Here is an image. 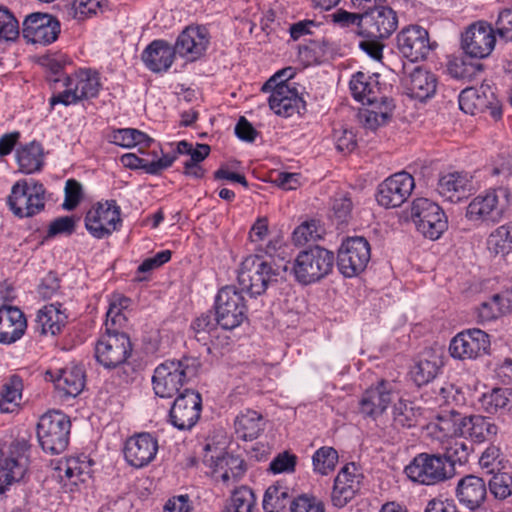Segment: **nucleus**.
<instances>
[{"label": "nucleus", "mask_w": 512, "mask_h": 512, "mask_svg": "<svg viewBox=\"0 0 512 512\" xmlns=\"http://www.w3.org/2000/svg\"><path fill=\"white\" fill-rule=\"evenodd\" d=\"M200 366V361L195 357H182L161 363L155 368L152 377L155 394L161 398L174 397L185 383L196 377Z\"/></svg>", "instance_id": "f257e3e1"}, {"label": "nucleus", "mask_w": 512, "mask_h": 512, "mask_svg": "<svg viewBox=\"0 0 512 512\" xmlns=\"http://www.w3.org/2000/svg\"><path fill=\"white\" fill-rule=\"evenodd\" d=\"M286 262L280 264L268 262L258 255H249L241 263L238 270V283L242 290L251 296L263 294L268 285L283 278L288 271Z\"/></svg>", "instance_id": "f03ea898"}, {"label": "nucleus", "mask_w": 512, "mask_h": 512, "mask_svg": "<svg viewBox=\"0 0 512 512\" xmlns=\"http://www.w3.org/2000/svg\"><path fill=\"white\" fill-rule=\"evenodd\" d=\"M334 253L320 246H313L299 252L295 258L291 272L295 279L308 285L329 275L334 266Z\"/></svg>", "instance_id": "7ed1b4c3"}, {"label": "nucleus", "mask_w": 512, "mask_h": 512, "mask_svg": "<svg viewBox=\"0 0 512 512\" xmlns=\"http://www.w3.org/2000/svg\"><path fill=\"white\" fill-rule=\"evenodd\" d=\"M291 68L284 69L271 77L263 86L262 91L271 92L269 106L275 114L283 117L300 115L306 109L305 101L299 96L295 87L287 81L277 82V78L291 77Z\"/></svg>", "instance_id": "20e7f679"}, {"label": "nucleus", "mask_w": 512, "mask_h": 512, "mask_svg": "<svg viewBox=\"0 0 512 512\" xmlns=\"http://www.w3.org/2000/svg\"><path fill=\"white\" fill-rule=\"evenodd\" d=\"M509 193L491 189L476 196L466 207L465 218L476 225L499 223L508 207Z\"/></svg>", "instance_id": "39448f33"}, {"label": "nucleus", "mask_w": 512, "mask_h": 512, "mask_svg": "<svg viewBox=\"0 0 512 512\" xmlns=\"http://www.w3.org/2000/svg\"><path fill=\"white\" fill-rule=\"evenodd\" d=\"M71 422L60 411H50L42 415L37 424V438L43 451L60 454L68 446Z\"/></svg>", "instance_id": "423d86ee"}, {"label": "nucleus", "mask_w": 512, "mask_h": 512, "mask_svg": "<svg viewBox=\"0 0 512 512\" xmlns=\"http://www.w3.org/2000/svg\"><path fill=\"white\" fill-rule=\"evenodd\" d=\"M7 203L18 217H32L45 207V188L33 179L17 181L11 188Z\"/></svg>", "instance_id": "0eeeda50"}, {"label": "nucleus", "mask_w": 512, "mask_h": 512, "mask_svg": "<svg viewBox=\"0 0 512 512\" xmlns=\"http://www.w3.org/2000/svg\"><path fill=\"white\" fill-rule=\"evenodd\" d=\"M66 89L50 99L52 106L56 104L70 105L81 100L94 98L101 89L100 76L97 71L83 69L66 78Z\"/></svg>", "instance_id": "6e6552de"}, {"label": "nucleus", "mask_w": 512, "mask_h": 512, "mask_svg": "<svg viewBox=\"0 0 512 512\" xmlns=\"http://www.w3.org/2000/svg\"><path fill=\"white\" fill-rule=\"evenodd\" d=\"M129 336L118 330H105L95 345V358L107 369L124 364L132 353Z\"/></svg>", "instance_id": "1a4fd4ad"}, {"label": "nucleus", "mask_w": 512, "mask_h": 512, "mask_svg": "<svg viewBox=\"0 0 512 512\" xmlns=\"http://www.w3.org/2000/svg\"><path fill=\"white\" fill-rule=\"evenodd\" d=\"M29 448L28 442L22 439L13 441L7 452L0 451V495L24 477L29 464Z\"/></svg>", "instance_id": "9d476101"}, {"label": "nucleus", "mask_w": 512, "mask_h": 512, "mask_svg": "<svg viewBox=\"0 0 512 512\" xmlns=\"http://www.w3.org/2000/svg\"><path fill=\"white\" fill-rule=\"evenodd\" d=\"M215 311L217 323L225 330H232L246 319L244 297L233 286L223 287L217 294Z\"/></svg>", "instance_id": "9b49d317"}, {"label": "nucleus", "mask_w": 512, "mask_h": 512, "mask_svg": "<svg viewBox=\"0 0 512 512\" xmlns=\"http://www.w3.org/2000/svg\"><path fill=\"white\" fill-rule=\"evenodd\" d=\"M445 461H448V448L442 455L420 453L406 466L408 478L422 485H433L445 480Z\"/></svg>", "instance_id": "f8f14e48"}, {"label": "nucleus", "mask_w": 512, "mask_h": 512, "mask_svg": "<svg viewBox=\"0 0 512 512\" xmlns=\"http://www.w3.org/2000/svg\"><path fill=\"white\" fill-rule=\"evenodd\" d=\"M370 258L368 241L364 237H349L339 248L338 269L345 277H354L365 270Z\"/></svg>", "instance_id": "ddd939ff"}, {"label": "nucleus", "mask_w": 512, "mask_h": 512, "mask_svg": "<svg viewBox=\"0 0 512 512\" xmlns=\"http://www.w3.org/2000/svg\"><path fill=\"white\" fill-rule=\"evenodd\" d=\"M121 210L115 200L97 203L86 214L85 227L97 239L109 237L121 226Z\"/></svg>", "instance_id": "4468645a"}, {"label": "nucleus", "mask_w": 512, "mask_h": 512, "mask_svg": "<svg viewBox=\"0 0 512 512\" xmlns=\"http://www.w3.org/2000/svg\"><path fill=\"white\" fill-rule=\"evenodd\" d=\"M458 104L465 114L475 115L489 110L494 119H499L502 115L499 101L487 81H483L479 88L463 89L459 94Z\"/></svg>", "instance_id": "2eb2a0df"}, {"label": "nucleus", "mask_w": 512, "mask_h": 512, "mask_svg": "<svg viewBox=\"0 0 512 512\" xmlns=\"http://www.w3.org/2000/svg\"><path fill=\"white\" fill-rule=\"evenodd\" d=\"M495 30L491 24L480 20L470 24L461 34V48L472 58L488 57L495 48Z\"/></svg>", "instance_id": "dca6fc26"}, {"label": "nucleus", "mask_w": 512, "mask_h": 512, "mask_svg": "<svg viewBox=\"0 0 512 512\" xmlns=\"http://www.w3.org/2000/svg\"><path fill=\"white\" fill-rule=\"evenodd\" d=\"M490 336L478 328L466 329L450 340V356L460 360L476 359L489 352Z\"/></svg>", "instance_id": "f3484780"}, {"label": "nucleus", "mask_w": 512, "mask_h": 512, "mask_svg": "<svg viewBox=\"0 0 512 512\" xmlns=\"http://www.w3.org/2000/svg\"><path fill=\"white\" fill-rule=\"evenodd\" d=\"M396 47L410 62L425 60L433 49L428 31L419 25L404 27L396 36Z\"/></svg>", "instance_id": "a211bd4d"}, {"label": "nucleus", "mask_w": 512, "mask_h": 512, "mask_svg": "<svg viewBox=\"0 0 512 512\" xmlns=\"http://www.w3.org/2000/svg\"><path fill=\"white\" fill-rule=\"evenodd\" d=\"M414 187V178L409 173H395L378 186L377 202L385 208L399 207L408 199Z\"/></svg>", "instance_id": "6ab92c4d"}, {"label": "nucleus", "mask_w": 512, "mask_h": 512, "mask_svg": "<svg viewBox=\"0 0 512 512\" xmlns=\"http://www.w3.org/2000/svg\"><path fill=\"white\" fill-rule=\"evenodd\" d=\"M397 27V13L389 6L379 5L363 14L360 36L387 39Z\"/></svg>", "instance_id": "aec40b11"}, {"label": "nucleus", "mask_w": 512, "mask_h": 512, "mask_svg": "<svg viewBox=\"0 0 512 512\" xmlns=\"http://www.w3.org/2000/svg\"><path fill=\"white\" fill-rule=\"evenodd\" d=\"M202 399L198 392L185 389L175 399L169 413L172 425L179 430L191 429L199 420Z\"/></svg>", "instance_id": "412c9836"}, {"label": "nucleus", "mask_w": 512, "mask_h": 512, "mask_svg": "<svg viewBox=\"0 0 512 512\" xmlns=\"http://www.w3.org/2000/svg\"><path fill=\"white\" fill-rule=\"evenodd\" d=\"M396 398L398 393L393 383L382 379L364 391L359 402L360 412L365 417L376 419Z\"/></svg>", "instance_id": "4be33fe9"}, {"label": "nucleus", "mask_w": 512, "mask_h": 512, "mask_svg": "<svg viewBox=\"0 0 512 512\" xmlns=\"http://www.w3.org/2000/svg\"><path fill=\"white\" fill-rule=\"evenodd\" d=\"M89 465L79 457H69L56 462L52 477L60 484L65 493L78 490L79 484L85 481Z\"/></svg>", "instance_id": "5701e85b"}, {"label": "nucleus", "mask_w": 512, "mask_h": 512, "mask_svg": "<svg viewBox=\"0 0 512 512\" xmlns=\"http://www.w3.org/2000/svg\"><path fill=\"white\" fill-rule=\"evenodd\" d=\"M157 451V439L151 434L143 432L130 437L126 441L124 456L129 465L142 468L154 460Z\"/></svg>", "instance_id": "b1692460"}, {"label": "nucleus", "mask_w": 512, "mask_h": 512, "mask_svg": "<svg viewBox=\"0 0 512 512\" xmlns=\"http://www.w3.org/2000/svg\"><path fill=\"white\" fill-rule=\"evenodd\" d=\"M208 43L204 28L189 26L177 37L174 49L179 56L195 61L203 55Z\"/></svg>", "instance_id": "393cba45"}, {"label": "nucleus", "mask_w": 512, "mask_h": 512, "mask_svg": "<svg viewBox=\"0 0 512 512\" xmlns=\"http://www.w3.org/2000/svg\"><path fill=\"white\" fill-rule=\"evenodd\" d=\"M355 464L345 465L335 478L331 500L334 506H345L360 489L361 476L356 474Z\"/></svg>", "instance_id": "a878e982"}, {"label": "nucleus", "mask_w": 512, "mask_h": 512, "mask_svg": "<svg viewBox=\"0 0 512 512\" xmlns=\"http://www.w3.org/2000/svg\"><path fill=\"white\" fill-rule=\"evenodd\" d=\"M205 463L212 469L213 478L226 485L238 481L246 470L242 458L228 453L215 458L211 456Z\"/></svg>", "instance_id": "bb28decb"}, {"label": "nucleus", "mask_w": 512, "mask_h": 512, "mask_svg": "<svg viewBox=\"0 0 512 512\" xmlns=\"http://www.w3.org/2000/svg\"><path fill=\"white\" fill-rule=\"evenodd\" d=\"M27 320L24 313L15 306L0 307V343L12 344L25 333Z\"/></svg>", "instance_id": "cd10ccee"}, {"label": "nucleus", "mask_w": 512, "mask_h": 512, "mask_svg": "<svg viewBox=\"0 0 512 512\" xmlns=\"http://www.w3.org/2000/svg\"><path fill=\"white\" fill-rule=\"evenodd\" d=\"M487 490L482 478L468 475L462 478L456 488V497L469 511L477 512L482 509Z\"/></svg>", "instance_id": "c85d7f7f"}, {"label": "nucleus", "mask_w": 512, "mask_h": 512, "mask_svg": "<svg viewBox=\"0 0 512 512\" xmlns=\"http://www.w3.org/2000/svg\"><path fill=\"white\" fill-rule=\"evenodd\" d=\"M349 88L353 98L363 105H374L386 98L381 92L377 78L361 71L352 75Z\"/></svg>", "instance_id": "c756f323"}, {"label": "nucleus", "mask_w": 512, "mask_h": 512, "mask_svg": "<svg viewBox=\"0 0 512 512\" xmlns=\"http://www.w3.org/2000/svg\"><path fill=\"white\" fill-rule=\"evenodd\" d=\"M176 51L168 42L155 40L142 53V60L153 72L167 71L175 57Z\"/></svg>", "instance_id": "7c9ffc66"}, {"label": "nucleus", "mask_w": 512, "mask_h": 512, "mask_svg": "<svg viewBox=\"0 0 512 512\" xmlns=\"http://www.w3.org/2000/svg\"><path fill=\"white\" fill-rule=\"evenodd\" d=\"M404 85L409 97L423 101L435 93L437 78L430 71L417 67L405 80Z\"/></svg>", "instance_id": "2f4dec72"}, {"label": "nucleus", "mask_w": 512, "mask_h": 512, "mask_svg": "<svg viewBox=\"0 0 512 512\" xmlns=\"http://www.w3.org/2000/svg\"><path fill=\"white\" fill-rule=\"evenodd\" d=\"M53 382L62 396L76 397L85 386V374L81 366L72 365L59 370Z\"/></svg>", "instance_id": "473e14b6"}, {"label": "nucleus", "mask_w": 512, "mask_h": 512, "mask_svg": "<svg viewBox=\"0 0 512 512\" xmlns=\"http://www.w3.org/2000/svg\"><path fill=\"white\" fill-rule=\"evenodd\" d=\"M61 305L50 304L44 306L37 313L36 329L42 335H56L66 323V315L60 310Z\"/></svg>", "instance_id": "72a5a7b5"}, {"label": "nucleus", "mask_w": 512, "mask_h": 512, "mask_svg": "<svg viewBox=\"0 0 512 512\" xmlns=\"http://www.w3.org/2000/svg\"><path fill=\"white\" fill-rule=\"evenodd\" d=\"M370 108L360 112V119L363 126L370 130L386 124L392 117L395 104L392 99L386 97L377 101V104L369 105Z\"/></svg>", "instance_id": "f704fd0d"}, {"label": "nucleus", "mask_w": 512, "mask_h": 512, "mask_svg": "<svg viewBox=\"0 0 512 512\" xmlns=\"http://www.w3.org/2000/svg\"><path fill=\"white\" fill-rule=\"evenodd\" d=\"M480 407L488 414H504L512 411V389L493 388L479 398Z\"/></svg>", "instance_id": "c9c22d12"}, {"label": "nucleus", "mask_w": 512, "mask_h": 512, "mask_svg": "<svg viewBox=\"0 0 512 512\" xmlns=\"http://www.w3.org/2000/svg\"><path fill=\"white\" fill-rule=\"evenodd\" d=\"M292 490L283 482L270 485L263 498V509L266 512H281L293 502Z\"/></svg>", "instance_id": "e433bc0d"}, {"label": "nucleus", "mask_w": 512, "mask_h": 512, "mask_svg": "<svg viewBox=\"0 0 512 512\" xmlns=\"http://www.w3.org/2000/svg\"><path fill=\"white\" fill-rule=\"evenodd\" d=\"M175 155H163L157 160L140 158L135 154L127 153L121 157V163L131 169H143L146 173L156 175L162 170L170 167L175 161Z\"/></svg>", "instance_id": "4c0bfd02"}, {"label": "nucleus", "mask_w": 512, "mask_h": 512, "mask_svg": "<svg viewBox=\"0 0 512 512\" xmlns=\"http://www.w3.org/2000/svg\"><path fill=\"white\" fill-rule=\"evenodd\" d=\"M19 170L24 174L39 171L43 165V150L39 143L31 142L19 148L16 153Z\"/></svg>", "instance_id": "58836bf2"}, {"label": "nucleus", "mask_w": 512, "mask_h": 512, "mask_svg": "<svg viewBox=\"0 0 512 512\" xmlns=\"http://www.w3.org/2000/svg\"><path fill=\"white\" fill-rule=\"evenodd\" d=\"M23 383L19 376H11L2 386L0 392V411L12 413L16 411L22 399Z\"/></svg>", "instance_id": "ea45409f"}, {"label": "nucleus", "mask_w": 512, "mask_h": 512, "mask_svg": "<svg viewBox=\"0 0 512 512\" xmlns=\"http://www.w3.org/2000/svg\"><path fill=\"white\" fill-rule=\"evenodd\" d=\"M110 141L124 148L139 146V151L150 147L154 140L147 134L133 128L118 129L112 132Z\"/></svg>", "instance_id": "a19ab883"}, {"label": "nucleus", "mask_w": 512, "mask_h": 512, "mask_svg": "<svg viewBox=\"0 0 512 512\" xmlns=\"http://www.w3.org/2000/svg\"><path fill=\"white\" fill-rule=\"evenodd\" d=\"M235 430L243 440L256 439L263 430L262 416L256 411L247 410L237 416Z\"/></svg>", "instance_id": "79ce46f5"}, {"label": "nucleus", "mask_w": 512, "mask_h": 512, "mask_svg": "<svg viewBox=\"0 0 512 512\" xmlns=\"http://www.w3.org/2000/svg\"><path fill=\"white\" fill-rule=\"evenodd\" d=\"M487 249L491 254H508L512 249V223L499 226L487 239Z\"/></svg>", "instance_id": "37998d69"}, {"label": "nucleus", "mask_w": 512, "mask_h": 512, "mask_svg": "<svg viewBox=\"0 0 512 512\" xmlns=\"http://www.w3.org/2000/svg\"><path fill=\"white\" fill-rule=\"evenodd\" d=\"M441 365L442 362L435 356L427 355L421 357L411 370L413 381L418 386L427 384L435 378Z\"/></svg>", "instance_id": "c03bdc74"}, {"label": "nucleus", "mask_w": 512, "mask_h": 512, "mask_svg": "<svg viewBox=\"0 0 512 512\" xmlns=\"http://www.w3.org/2000/svg\"><path fill=\"white\" fill-rule=\"evenodd\" d=\"M475 192L472 176L467 172L450 173V202L468 199Z\"/></svg>", "instance_id": "a18cd8bd"}, {"label": "nucleus", "mask_w": 512, "mask_h": 512, "mask_svg": "<svg viewBox=\"0 0 512 512\" xmlns=\"http://www.w3.org/2000/svg\"><path fill=\"white\" fill-rule=\"evenodd\" d=\"M101 8L99 0H73L65 5L63 12L68 19L84 21L96 15Z\"/></svg>", "instance_id": "49530a36"}, {"label": "nucleus", "mask_w": 512, "mask_h": 512, "mask_svg": "<svg viewBox=\"0 0 512 512\" xmlns=\"http://www.w3.org/2000/svg\"><path fill=\"white\" fill-rule=\"evenodd\" d=\"M254 507L253 491L246 486H241L233 491L223 512H252Z\"/></svg>", "instance_id": "de8ad7c7"}, {"label": "nucleus", "mask_w": 512, "mask_h": 512, "mask_svg": "<svg viewBox=\"0 0 512 512\" xmlns=\"http://www.w3.org/2000/svg\"><path fill=\"white\" fill-rule=\"evenodd\" d=\"M218 325L216 317L203 314L193 321L191 329L193 330L194 338L204 346H208L211 339L216 337Z\"/></svg>", "instance_id": "09e8293b"}, {"label": "nucleus", "mask_w": 512, "mask_h": 512, "mask_svg": "<svg viewBox=\"0 0 512 512\" xmlns=\"http://www.w3.org/2000/svg\"><path fill=\"white\" fill-rule=\"evenodd\" d=\"M475 417L450 409V432L452 431V436L460 437L461 440H468V437L472 439Z\"/></svg>", "instance_id": "8fccbe9b"}, {"label": "nucleus", "mask_w": 512, "mask_h": 512, "mask_svg": "<svg viewBox=\"0 0 512 512\" xmlns=\"http://www.w3.org/2000/svg\"><path fill=\"white\" fill-rule=\"evenodd\" d=\"M479 464L482 469L486 470L487 474H493L505 470L509 461L499 447L490 445L483 451Z\"/></svg>", "instance_id": "3c124183"}, {"label": "nucleus", "mask_w": 512, "mask_h": 512, "mask_svg": "<svg viewBox=\"0 0 512 512\" xmlns=\"http://www.w3.org/2000/svg\"><path fill=\"white\" fill-rule=\"evenodd\" d=\"M314 470L322 475L333 471L338 462V453L332 447H321L312 458Z\"/></svg>", "instance_id": "603ef678"}, {"label": "nucleus", "mask_w": 512, "mask_h": 512, "mask_svg": "<svg viewBox=\"0 0 512 512\" xmlns=\"http://www.w3.org/2000/svg\"><path fill=\"white\" fill-rule=\"evenodd\" d=\"M446 226V215L440 207L437 218L429 217L424 220H417V230L432 240L438 239L445 231Z\"/></svg>", "instance_id": "864d4df0"}, {"label": "nucleus", "mask_w": 512, "mask_h": 512, "mask_svg": "<svg viewBox=\"0 0 512 512\" xmlns=\"http://www.w3.org/2000/svg\"><path fill=\"white\" fill-rule=\"evenodd\" d=\"M439 215V205L427 198H416L410 207V218L417 227V220H424L432 217L437 218Z\"/></svg>", "instance_id": "5fc2aeb1"}, {"label": "nucleus", "mask_w": 512, "mask_h": 512, "mask_svg": "<svg viewBox=\"0 0 512 512\" xmlns=\"http://www.w3.org/2000/svg\"><path fill=\"white\" fill-rule=\"evenodd\" d=\"M488 481L490 492L498 499L512 495V475L505 470L491 474Z\"/></svg>", "instance_id": "6e6d98bb"}, {"label": "nucleus", "mask_w": 512, "mask_h": 512, "mask_svg": "<svg viewBox=\"0 0 512 512\" xmlns=\"http://www.w3.org/2000/svg\"><path fill=\"white\" fill-rule=\"evenodd\" d=\"M129 300L123 298L119 303L112 302L106 313L105 330H118L126 322V316L123 313V308H126Z\"/></svg>", "instance_id": "4d7b16f0"}, {"label": "nucleus", "mask_w": 512, "mask_h": 512, "mask_svg": "<svg viewBox=\"0 0 512 512\" xmlns=\"http://www.w3.org/2000/svg\"><path fill=\"white\" fill-rule=\"evenodd\" d=\"M393 423L396 427H411L415 423V412L407 401L398 399L393 407Z\"/></svg>", "instance_id": "13d9d810"}, {"label": "nucleus", "mask_w": 512, "mask_h": 512, "mask_svg": "<svg viewBox=\"0 0 512 512\" xmlns=\"http://www.w3.org/2000/svg\"><path fill=\"white\" fill-rule=\"evenodd\" d=\"M18 35V21L8 9L0 7V40L13 41Z\"/></svg>", "instance_id": "bf43d9fd"}, {"label": "nucleus", "mask_w": 512, "mask_h": 512, "mask_svg": "<svg viewBox=\"0 0 512 512\" xmlns=\"http://www.w3.org/2000/svg\"><path fill=\"white\" fill-rule=\"evenodd\" d=\"M320 237L321 232L319 231L318 223L315 220L303 222L293 232V241L296 245H303Z\"/></svg>", "instance_id": "052dcab7"}, {"label": "nucleus", "mask_w": 512, "mask_h": 512, "mask_svg": "<svg viewBox=\"0 0 512 512\" xmlns=\"http://www.w3.org/2000/svg\"><path fill=\"white\" fill-rule=\"evenodd\" d=\"M470 450L468 440L450 439V467L454 470L456 464L462 466L467 463Z\"/></svg>", "instance_id": "680f3d73"}, {"label": "nucleus", "mask_w": 512, "mask_h": 512, "mask_svg": "<svg viewBox=\"0 0 512 512\" xmlns=\"http://www.w3.org/2000/svg\"><path fill=\"white\" fill-rule=\"evenodd\" d=\"M49 21H51V15L49 14L33 13L28 15L23 22V37L30 41L34 34H37L45 23H49Z\"/></svg>", "instance_id": "e2e57ef3"}, {"label": "nucleus", "mask_w": 512, "mask_h": 512, "mask_svg": "<svg viewBox=\"0 0 512 512\" xmlns=\"http://www.w3.org/2000/svg\"><path fill=\"white\" fill-rule=\"evenodd\" d=\"M498 427L490 420L476 416L472 439L477 442L490 440L497 435Z\"/></svg>", "instance_id": "0e129e2a"}, {"label": "nucleus", "mask_w": 512, "mask_h": 512, "mask_svg": "<svg viewBox=\"0 0 512 512\" xmlns=\"http://www.w3.org/2000/svg\"><path fill=\"white\" fill-rule=\"evenodd\" d=\"M59 33V21L51 16V21H49V23H45L37 34H34L33 38L29 42L47 45L54 42L58 38Z\"/></svg>", "instance_id": "69168bd1"}, {"label": "nucleus", "mask_w": 512, "mask_h": 512, "mask_svg": "<svg viewBox=\"0 0 512 512\" xmlns=\"http://www.w3.org/2000/svg\"><path fill=\"white\" fill-rule=\"evenodd\" d=\"M482 71L481 64L460 63L450 61V76L456 79L471 81L477 73Z\"/></svg>", "instance_id": "338daca9"}, {"label": "nucleus", "mask_w": 512, "mask_h": 512, "mask_svg": "<svg viewBox=\"0 0 512 512\" xmlns=\"http://www.w3.org/2000/svg\"><path fill=\"white\" fill-rule=\"evenodd\" d=\"M297 457L287 451L279 453L269 465V470L274 474L294 472Z\"/></svg>", "instance_id": "774afa93"}]
</instances>
